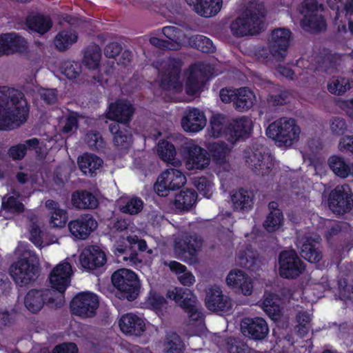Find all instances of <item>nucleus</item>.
Instances as JSON below:
<instances>
[{
  "label": "nucleus",
  "instance_id": "obj_59",
  "mask_svg": "<svg viewBox=\"0 0 353 353\" xmlns=\"http://www.w3.org/2000/svg\"><path fill=\"white\" fill-rule=\"evenodd\" d=\"M181 61L179 59L170 58L168 59L165 72L172 74L174 79L180 77L181 72Z\"/></svg>",
  "mask_w": 353,
  "mask_h": 353
},
{
  "label": "nucleus",
  "instance_id": "obj_17",
  "mask_svg": "<svg viewBox=\"0 0 353 353\" xmlns=\"http://www.w3.org/2000/svg\"><path fill=\"white\" fill-rule=\"evenodd\" d=\"M134 113V108L130 103L125 100H117L110 104L106 117L112 123L130 125Z\"/></svg>",
  "mask_w": 353,
  "mask_h": 353
},
{
  "label": "nucleus",
  "instance_id": "obj_37",
  "mask_svg": "<svg viewBox=\"0 0 353 353\" xmlns=\"http://www.w3.org/2000/svg\"><path fill=\"white\" fill-rule=\"evenodd\" d=\"M117 123H111L108 129L113 136L114 145L121 148H127L129 145V139L131 134L128 129L129 125H123Z\"/></svg>",
  "mask_w": 353,
  "mask_h": 353
},
{
  "label": "nucleus",
  "instance_id": "obj_46",
  "mask_svg": "<svg viewBox=\"0 0 353 353\" xmlns=\"http://www.w3.org/2000/svg\"><path fill=\"white\" fill-rule=\"evenodd\" d=\"M351 88L348 78L333 77L327 84L328 91L336 95H342Z\"/></svg>",
  "mask_w": 353,
  "mask_h": 353
},
{
  "label": "nucleus",
  "instance_id": "obj_50",
  "mask_svg": "<svg viewBox=\"0 0 353 353\" xmlns=\"http://www.w3.org/2000/svg\"><path fill=\"white\" fill-rule=\"evenodd\" d=\"M143 208V201L137 196H133L128 199L124 205L119 206V210L124 214H137Z\"/></svg>",
  "mask_w": 353,
  "mask_h": 353
},
{
  "label": "nucleus",
  "instance_id": "obj_20",
  "mask_svg": "<svg viewBox=\"0 0 353 353\" xmlns=\"http://www.w3.org/2000/svg\"><path fill=\"white\" fill-rule=\"evenodd\" d=\"M252 131L250 119L245 116L233 119L226 125L225 139L231 143L247 139Z\"/></svg>",
  "mask_w": 353,
  "mask_h": 353
},
{
  "label": "nucleus",
  "instance_id": "obj_19",
  "mask_svg": "<svg viewBox=\"0 0 353 353\" xmlns=\"http://www.w3.org/2000/svg\"><path fill=\"white\" fill-rule=\"evenodd\" d=\"M343 223L341 222L324 219L323 232L329 247L334 250H340L346 245L345 234L342 230Z\"/></svg>",
  "mask_w": 353,
  "mask_h": 353
},
{
  "label": "nucleus",
  "instance_id": "obj_36",
  "mask_svg": "<svg viewBox=\"0 0 353 353\" xmlns=\"http://www.w3.org/2000/svg\"><path fill=\"white\" fill-rule=\"evenodd\" d=\"M39 141L37 138H32L25 141L23 143H18L10 146L8 154L13 161L22 160L26 155L28 150L39 148Z\"/></svg>",
  "mask_w": 353,
  "mask_h": 353
},
{
  "label": "nucleus",
  "instance_id": "obj_53",
  "mask_svg": "<svg viewBox=\"0 0 353 353\" xmlns=\"http://www.w3.org/2000/svg\"><path fill=\"white\" fill-rule=\"evenodd\" d=\"M86 143L90 149L98 152L102 151L105 147V142L101 133L98 131H90L86 134Z\"/></svg>",
  "mask_w": 353,
  "mask_h": 353
},
{
  "label": "nucleus",
  "instance_id": "obj_60",
  "mask_svg": "<svg viewBox=\"0 0 353 353\" xmlns=\"http://www.w3.org/2000/svg\"><path fill=\"white\" fill-rule=\"evenodd\" d=\"M330 128L333 134L341 136L345 134L347 130V125L344 119L336 117L332 120Z\"/></svg>",
  "mask_w": 353,
  "mask_h": 353
},
{
  "label": "nucleus",
  "instance_id": "obj_14",
  "mask_svg": "<svg viewBox=\"0 0 353 353\" xmlns=\"http://www.w3.org/2000/svg\"><path fill=\"white\" fill-rule=\"evenodd\" d=\"M245 161L256 175H269L274 166L273 157L262 147L254 149Z\"/></svg>",
  "mask_w": 353,
  "mask_h": 353
},
{
  "label": "nucleus",
  "instance_id": "obj_57",
  "mask_svg": "<svg viewBox=\"0 0 353 353\" xmlns=\"http://www.w3.org/2000/svg\"><path fill=\"white\" fill-rule=\"evenodd\" d=\"M194 185L205 197L210 198L212 194V184L205 176L194 179Z\"/></svg>",
  "mask_w": 353,
  "mask_h": 353
},
{
  "label": "nucleus",
  "instance_id": "obj_29",
  "mask_svg": "<svg viewBox=\"0 0 353 353\" xmlns=\"http://www.w3.org/2000/svg\"><path fill=\"white\" fill-rule=\"evenodd\" d=\"M119 326L123 333L129 335L141 336L145 330L144 321L132 313L122 315L119 321Z\"/></svg>",
  "mask_w": 353,
  "mask_h": 353
},
{
  "label": "nucleus",
  "instance_id": "obj_13",
  "mask_svg": "<svg viewBox=\"0 0 353 353\" xmlns=\"http://www.w3.org/2000/svg\"><path fill=\"white\" fill-rule=\"evenodd\" d=\"M99 305L98 296L88 292L78 293L70 301L71 313L82 318L92 317Z\"/></svg>",
  "mask_w": 353,
  "mask_h": 353
},
{
  "label": "nucleus",
  "instance_id": "obj_1",
  "mask_svg": "<svg viewBox=\"0 0 353 353\" xmlns=\"http://www.w3.org/2000/svg\"><path fill=\"white\" fill-rule=\"evenodd\" d=\"M72 270L70 263L63 261L57 265L49 275L50 289H32L24 298V305L32 313H37L46 304L50 307L61 308L65 303L64 294L70 285Z\"/></svg>",
  "mask_w": 353,
  "mask_h": 353
},
{
  "label": "nucleus",
  "instance_id": "obj_58",
  "mask_svg": "<svg viewBox=\"0 0 353 353\" xmlns=\"http://www.w3.org/2000/svg\"><path fill=\"white\" fill-rule=\"evenodd\" d=\"M147 303L154 310H161L168 303L166 299L157 292H150Z\"/></svg>",
  "mask_w": 353,
  "mask_h": 353
},
{
  "label": "nucleus",
  "instance_id": "obj_62",
  "mask_svg": "<svg viewBox=\"0 0 353 353\" xmlns=\"http://www.w3.org/2000/svg\"><path fill=\"white\" fill-rule=\"evenodd\" d=\"M179 78L174 79L172 74L164 72L160 79V86L165 90H170L178 83Z\"/></svg>",
  "mask_w": 353,
  "mask_h": 353
},
{
  "label": "nucleus",
  "instance_id": "obj_52",
  "mask_svg": "<svg viewBox=\"0 0 353 353\" xmlns=\"http://www.w3.org/2000/svg\"><path fill=\"white\" fill-rule=\"evenodd\" d=\"M165 349L167 353H183L184 345L179 334L172 332L167 335Z\"/></svg>",
  "mask_w": 353,
  "mask_h": 353
},
{
  "label": "nucleus",
  "instance_id": "obj_28",
  "mask_svg": "<svg viewBox=\"0 0 353 353\" xmlns=\"http://www.w3.org/2000/svg\"><path fill=\"white\" fill-rule=\"evenodd\" d=\"M226 282L229 286L239 290L245 296H249L252 293V281L243 270H231L227 276Z\"/></svg>",
  "mask_w": 353,
  "mask_h": 353
},
{
  "label": "nucleus",
  "instance_id": "obj_12",
  "mask_svg": "<svg viewBox=\"0 0 353 353\" xmlns=\"http://www.w3.org/2000/svg\"><path fill=\"white\" fill-rule=\"evenodd\" d=\"M186 181V177L181 171L168 168L159 176L154 189L159 196H166L170 191L180 189Z\"/></svg>",
  "mask_w": 353,
  "mask_h": 353
},
{
  "label": "nucleus",
  "instance_id": "obj_4",
  "mask_svg": "<svg viewBox=\"0 0 353 353\" xmlns=\"http://www.w3.org/2000/svg\"><path fill=\"white\" fill-rule=\"evenodd\" d=\"M300 127L296 119L281 117L272 123L266 129V135L274 140L279 147L291 146L299 139Z\"/></svg>",
  "mask_w": 353,
  "mask_h": 353
},
{
  "label": "nucleus",
  "instance_id": "obj_44",
  "mask_svg": "<svg viewBox=\"0 0 353 353\" xmlns=\"http://www.w3.org/2000/svg\"><path fill=\"white\" fill-rule=\"evenodd\" d=\"M101 57L100 48L97 45L90 46L85 50L83 62L89 70H95L99 66Z\"/></svg>",
  "mask_w": 353,
  "mask_h": 353
},
{
  "label": "nucleus",
  "instance_id": "obj_2",
  "mask_svg": "<svg viewBox=\"0 0 353 353\" xmlns=\"http://www.w3.org/2000/svg\"><path fill=\"white\" fill-rule=\"evenodd\" d=\"M29 105L20 90L0 86V130H10L26 122Z\"/></svg>",
  "mask_w": 353,
  "mask_h": 353
},
{
  "label": "nucleus",
  "instance_id": "obj_54",
  "mask_svg": "<svg viewBox=\"0 0 353 353\" xmlns=\"http://www.w3.org/2000/svg\"><path fill=\"white\" fill-rule=\"evenodd\" d=\"M2 206L4 210L11 212L21 213L24 211V205L13 196H8L6 200L3 197Z\"/></svg>",
  "mask_w": 353,
  "mask_h": 353
},
{
  "label": "nucleus",
  "instance_id": "obj_56",
  "mask_svg": "<svg viewBox=\"0 0 353 353\" xmlns=\"http://www.w3.org/2000/svg\"><path fill=\"white\" fill-rule=\"evenodd\" d=\"M79 126V116L77 112H72L65 117V124L61 128V132L63 134H70L75 132Z\"/></svg>",
  "mask_w": 353,
  "mask_h": 353
},
{
  "label": "nucleus",
  "instance_id": "obj_24",
  "mask_svg": "<svg viewBox=\"0 0 353 353\" xmlns=\"http://www.w3.org/2000/svg\"><path fill=\"white\" fill-rule=\"evenodd\" d=\"M205 302L206 307L211 311L228 312L232 307L230 299L216 285L209 289Z\"/></svg>",
  "mask_w": 353,
  "mask_h": 353
},
{
  "label": "nucleus",
  "instance_id": "obj_9",
  "mask_svg": "<svg viewBox=\"0 0 353 353\" xmlns=\"http://www.w3.org/2000/svg\"><path fill=\"white\" fill-rule=\"evenodd\" d=\"M279 274L285 279H295L303 273L305 269L304 262L294 250H283L278 258Z\"/></svg>",
  "mask_w": 353,
  "mask_h": 353
},
{
  "label": "nucleus",
  "instance_id": "obj_5",
  "mask_svg": "<svg viewBox=\"0 0 353 353\" xmlns=\"http://www.w3.org/2000/svg\"><path fill=\"white\" fill-rule=\"evenodd\" d=\"M111 281L120 299L128 301L137 299L140 292L141 282L134 272L126 268L119 269L112 274Z\"/></svg>",
  "mask_w": 353,
  "mask_h": 353
},
{
  "label": "nucleus",
  "instance_id": "obj_35",
  "mask_svg": "<svg viewBox=\"0 0 353 353\" xmlns=\"http://www.w3.org/2000/svg\"><path fill=\"white\" fill-rule=\"evenodd\" d=\"M254 194L253 192L240 188L232 195L234 208L237 211H248L254 205Z\"/></svg>",
  "mask_w": 353,
  "mask_h": 353
},
{
  "label": "nucleus",
  "instance_id": "obj_7",
  "mask_svg": "<svg viewBox=\"0 0 353 353\" xmlns=\"http://www.w3.org/2000/svg\"><path fill=\"white\" fill-rule=\"evenodd\" d=\"M327 207L337 217H341L353 210V192L350 186L344 183L337 185L329 193Z\"/></svg>",
  "mask_w": 353,
  "mask_h": 353
},
{
  "label": "nucleus",
  "instance_id": "obj_42",
  "mask_svg": "<svg viewBox=\"0 0 353 353\" xmlns=\"http://www.w3.org/2000/svg\"><path fill=\"white\" fill-rule=\"evenodd\" d=\"M328 165L334 174L340 178L345 179L351 173L350 165L341 157L336 155L330 157L328 159Z\"/></svg>",
  "mask_w": 353,
  "mask_h": 353
},
{
  "label": "nucleus",
  "instance_id": "obj_6",
  "mask_svg": "<svg viewBox=\"0 0 353 353\" xmlns=\"http://www.w3.org/2000/svg\"><path fill=\"white\" fill-rule=\"evenodd\" d=\"M323 6L317 0H303L298 6V11L303 17L301 28L310 33L321 32L326 29V21L322 14Z\"/></svg>",
  "mask_w": 353,
  "mask_h": 353
},
{
  "label": "nucleus",
  "instance_id": "obj_33",
  "mask_svg": "<svg viewBox=\"0 0 353 353\" xmlns=\"http://www.w3.org/2000/svg\"><path fill=\"white\" fill-rule=\"evenodd\" d=\"M102 159L93 154L85 153L78 158V165L81 171L85 176H93L102 166Z\"/></svg>",
  "mask_w": 353,
  "mask_h": 353
},
{
  "label": "nucleus",
  "instance_id": "obj_48",
  "mask_svg": "<svg viewBox=\"0 0 353 353\" xmlns=\"http://www.w3.org/2000/svg\"><path fill=\"white\" fill-rule=\"evenodd\" d=\"M157 153L161 160L163 161H170L176 155V149L174 145L167 140H161L157 145Z\"/></svg>",
  "mask_w": 353,
  "mask_h": 353
},
{
  "label": "nucleus",
  "instance_id": "obj_8",
  "mask_svg": "<svg viewBox=\"0 0 353 353\" xmlns=\"http://www.w3.org/2000/svg\"><path fill=\"white\" fill-rule=\"evenodd\" d=\"M221 100L225 103H233V107L238 112L250 110L256 101L254 92L246 87L236 89L222 88L219 93Z\"/></svg>",
  "mask_w": 353,
  "mask_h": 353
},
{
  "label": "nucleus",
  "instance_id": "obj_39",
  "mask_svg": "<svg viewBox=\"0 0 353 353\" xmlns=\"http://www.w3.org/2000/svg\"><path fill=\"white\" fill-rule=\"evenodd\" d=\"M197 196L198 194L194 189L182 190L179 194L175 196L174 205L178 210H188L195 204Z\"/></svg>",
  "mask_w": 353,
  "mask_h": 353
},
{
  "label": "nucleus",
  "instance_id": "obj_31",
  "mask_svg": "<svg viewBox=\"0 0 353 353\" xmlns=\"http://www.w3.org/2000/svg\"><path fill=\"white\" fill-rule=\"evenodd\" d=\"M194 6V11L200 16L210 17L216 15L221 10L222 0H185Z\"/></svg>",
  "mask_w": 353,
  "mask_h": 353
},
{
  "label": "nucleus",
  "instance_id": "obj_10",
  "mask_svg": "<svg viewBox=\"0 0 353 353\" xmlns=\"http://www.w3.org/2000/svg\"><path fill=\"white\" fill-rule=\"evenodd\" d=\"M166 296L179 305L190 320L196 321L202 317V313L196 305V297L190 289L176 287L174 290H169Z\"/></svg>",
  "mask_w": 353,
  "mask_h": 353
},
{
  "label": "nucleus",
  "instance_id": "obj_34",
  "mask_svg": "<svg viewBox=\"0 0 353 353\" xmlns=\"http://www.w3.org/2000/svg\"><path fill=\"white\" fill-rule=\"evenodd\" d=\"M262 308L272 320H278L282 316V301L275 294H269L263 300Z\"/></svg>",
  "mask_w": 353,
  "mask_h": 353
},
{
  "label": "nucleus",
  "instance_id": "obj_26",
  "mask_svg": "<svg viewBox=\"0 0 353 353\" xmlns=\"http://www.w3.org/2000/svg\"><path fill=\"white\" fill-rule=\"evenodd\" d=\"M27 48L26 39L16 33L0 34V54L23 52Z\"/></svg>",
  "mask_w": 353,
  "mask_h": 353
},
{
  "label": "nucleus",
  "instance_id": "obj_16",
  "mask_svg": "<svg viewBox=\"0 0 353 353\" xmlns=\"http://www.w3.org/2000/svg\"><path fill=\"white\" fill-rule=\"evenodd\" d=\"M291 34V31L285 28L272 31L269 50L272 56L279 61H283L286 56Z\"/></svg>",
  "mask_w": 353,
  "mask_h": 353
},
{
  "label": "nucleus",
  "instance_id": "obj_32",
  "mask_svg": "<svg viewBox=\"0 0 353 353\" xmlns=\"http://www.w3.org/2000/svg\"><path fill=\"white\" fill-rule=\"evenodd\" d=\"M71 202L77 209H95L99 205L97 198L86 190H78L72 193Z\"/></svg>",
  "mask_w": 353,
  "mask_h": 353
},
{
  "label": "nucleus",
  "instance_id": "obj_41",
  "mask_svg": "<svg viewBox=\"0 0 353 353\" xmlns=\"http://www.w3.org/2000/svg\"><path fill=\"white\" fill-rule=\"evenodd\" d=\"M208 150L213 161L220 165L224 164L226 162L227 156L230 152L228 145L223 141L209 144Z\"/></svg>",
  "mask_w": 353,
  "mask_h": 353
},
{
  "label": "nucleus",
  "instance_id": "obj_55",
  "mask_svg": "<svg viewBox=\"0 0 353 353\" xmlns=\"http://www.w3.org/2000/svg\"><path fill=\"white\" fill-rule=\"evenodd\" d=\"M68 212L63 209H57L56 211L51 212L50 224L54 228H63L68 221Z\"/></svg>",
  "mask_w": 353,
  "mask_h": 353
},
{
  "label": "nucleus",
  "instance_id": "obj_38",
  "mask_svg": "<svg viewBox=\"0 0 353 353\" xmlns=\"http://www.w3.org/2000/svg\"><path fill=\"white\" fill-rule=\"evenodd\" d=\"M340 59L336 54L326 52L316 56V69L331 74L337 70Z\"/></svg>",
  "mask_w": 353,
  "mask_h": 353
},
{
  "label": "nucleus",
  "instance_id": "obj_51",
  "mask_svg": "<svg viewBox=\"0 0 353 353\" xmlns=\"http://www.w3.org/2000/svg\"><path fill=\"white\" fill-rule=\"evenodd\" d=\"M61 73L68 79H76L81 72V65L79 61H65L62 63Z\"/></svg>",
  "mask_w": 353,
  "mask_h": 353
},
{
  "label": "nucleus",
  "instance_id": "obj_45",
  "mask_svg": "<svg viewBox=\"0 0 353 353\" xmlns=\"http://www.w3.org/2000/svg\"><path fill=\"white\" fill-rule=\"evenodd\" d=\"M226 117L223 114H216L210 118V133L213 137H226Z\"/></svg>",
  "mask_w": 353,
  "mask_h": 353
},
{
  "label": "nucleus",
  "instance_id": "obj_18",
  "mask_svg": "<svg viewBox=\"0 0 353 353\" xmlns=\"http://www.w3.org/2000/svg\"><path fill=\"white\" fill-rule=\"evenodd\" d=\"M203 239L198 234L188 233L181 239L175 242V251L179 256H188L190 259H195L203 246Z\"/></svg>",
  "mask_w": 353,
  "mask_h": 353
},
{
  "label": "nucleus",
  "instance_id": "obj_15",
  "mask_svg": "<svg viewBox=\"0 0 353 353\" xmlns=\"http://www.w3.org/2000/svg\"><path fill=\"white\" fill-rule=\"evenodd\" d=\"M98 223L90 214H84L68 223L72 236L79 240H85L97 229Z\"/></svg>",
  "mask_w": 353,
  "mask_h": 353
},
{
  "label": "nucleus",
  "instance_id": "obj_47",
  "mask_svg": "<svg viewBox=\"0 0 353 353\" xmlns=\"http://www.w3.org/2000/svg\"><path fill=\"white\" fill-rule=\"evenodd\" d=\"M283 219L281 210L270 211L263 223V227L268 232H274L283 225Z\"/></svg>",
  "mask_w": 353,
  "mask_h": 353
},
{
  "label": "nucleus",
  "instance_id": "obj_43",
  "mask_svg": "<svg viewBox=\"0 0 353 353\" xmlns=\"http://www.w3.org/2000/svg\"><path fill=\"white\" fill-rule=\"evenodd\" d=\"M78 36L74 31L63 30L58 32L54 38V45L59 51H65L76 43Z\"/></svg>",
  "mask_w": 353,
  "mask_h": 353
},
{
  "label": "nucleus",
  "instance_id": "obj_30",
  "mask_svg": "<svg viewBox=\"0 0 353 353\" xmlns=\"http://www.w3.org/2000/svg\"><path fill=\"white\" fill-rule=\"evenodd\" d=\"M25 25L31 32L44 35L53 26V22L50 16L41 13L29 14L26 17Z\"/></svg>",
  "mask_w": 353,
  "mask_h": 353
},
{
  "label": "nucleus",
  "instance_id": "obj_23",
  "mask_svg": "<svg viewBox=\"0 0 353 353\" xmlns=\"http://www.w3.org/2000/svg\"><path fill=\"white\" fill-rule=\"evenodd\" d=\"M183 156L191 168L203 169L210 164V157L207 151L197 145L190 143L183 148Z\"/></svg>",
  "mask_w": 353,
  "mask_h": 353
},
{
  "label": "nucleus",
  "instance_id": "obj_63",
  "mask_svg": "<svg viewBox=\"0 0 353 353\" xmlns=\"http://www.w3.org/2000/svg\"><path fill=\"white\" fill-rule=\"evenodd\" d=\"M150 43L153 46L162 50H174L176 44L169 40H165L158 37H151L150 39Z\"/></svg>",
  "mask_w": 353,
  "mask_h": 353
},
{
  "label": "nucleus",
  "instance_id": "obj_25",
  "mask_svg": "<svg viewBox=\"0 0 353 353\" xmlns=\"http://www.w3.org/2000/svg\"><path fill=\"white\" fill-rule=\"evenodd\" d=\"M321 239L319 236H304L302 238L300 254L303 258L312 263H319L323 258Z\"/></svg>",
  "mask_w": 353,
  "mask_h": 353
},
{
  "label": "nucleus",
  "instance_id": "obj_3",
  "mask_svg": "<svg viewBox=\"0 0 353 353\" xmlns=\"http://www.w3.org/2000/svg\"><path fill=\"white\" fill-rule=\"evenodd\" d=\"M266 11L263 3H250L243 16L237 17L230 25L232 34L237 37L254 35L263 28Z\"/></svg>",
  "mask_w": 353,
  "mask_h": 353
},
{
  "label": "nucleus",
  "instance_id": "obj_64",
  "mask_svg": "<svg viewBox=\"0 0 353 353\" xmlns=\"http://www.w3.org/2000/svg\"><path fill=\"white\" fill-rule=\"evenodd\" d=\"M77 345L72 342L63 343L56 345L52 353H78Z\"/></svg>",
  "mask_w": 353,
  "mask_h": 353
},
{
  "label": "nucleus",
  "instance_id": "obj_22",
  "mask_svg": "<svg viewBox=\"0 0 353 353\" xmlns=\"http://www.w3.org/2000/svg\"><path fill=\"white\" fill-rule=\"evenodd\" d=\"M206 122L203 111L196 108H188L184 112L181 124L187 132H198L204 128Z\"/></svg>",
  "mask_w": 353,
  "mask_h": 353
},
{
  "label": "nucleus",
  "instance_id": "obj_21",
  "mask_svg": "<svg viewBox=\"0 0 353 353\" xmlns=\"http://www.w3.org/2000/svg\"><path fill=\"white\" fill-rule=\"evenodd\" d=\"M79 260L82 267L88 270H96L103 267L107 261L105 252L96 245L84 249Z\"/></svg>",
  "mask_w": 353,
  "mask_h": 353
},
{
  "label": "nucleus",
  "instance_id": "obj_61",
  "mask_svg": "<svg viewBox=\"0 0 353 353\" xmlns=\"http://www.w3.org/2000/svg\"><path fill=\"white\" fill-rule=\"evenodd\" d=\"M123 50L122 46L118 42H110L104 48V54L109 59L117 57Z\"/></svg>",
  "mask_w": 353,
  "mask_h": 353
},
{
  "label": "nucleus",
  "instance_id": "obj_11",
  "mask_svg": "<svg viewBox=\"0 0 353 353\" xmlns=\"http://www.w3.org/2000/svg\"><path fill=\"white\" fill-rule=\"evenodd\" d=\"M39 268L29 258H19L10 268V274L14 282L24 286L34 281L39 275Z\"/></svg>",
  "mask_w": 353,
  "mask_h": 353
},
{
  "label": "nucleus",
  "instance_id": "obj_27",
  "mask_svg": "<svg viewBox=\"0 0 353 353\" xmlns=\"http://www.w3.org/2000/svg\"><path fill=\"white\" fill-rule=\"evenodd\" d=\"M241 329L244 334L248 333L249 336L254 340L265 339L269 332L266 321L261 317L244 319L241 323Z\"/></svg>",
  "mask_w": 353,
  "mask_h": 353
},
{
  "label": "nucleus",
  "instance_id": "obj_40",
  "mask_svg": "<svg viewBox=\"0 0 353 353\" xmlns=\"http://www.w3.org/2000/svg\"><path fill=\"white\" fill-rule=\"evenodd\" d=\"M202 70H195L190 67V72L185 82V90L187 94L193 96L199 92L203 85V81L201 79Z\"/></svg>",
  "mask_w": 353,
  "mask_h": 353
},
{
  "label": "nucleus",
  "instance_id": "obj_49",
  "mask_svg": "<svg viewBox=\"0 0 353 353\" xmlns=\"http://www.w3.org/2000/svg\"><path fill=\"white\" fill-rule=\"evenodd\" d=\"M192 46L204 53H212L215 52L216 47L212 41L203 35H196L192 38Z\"/></svg>",
  "mask_w": 353,
  "mask_h": 353
}]
</instances>
